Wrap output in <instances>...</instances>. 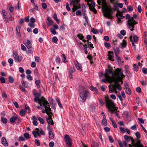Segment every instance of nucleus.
<instances>
[{
  "instance_id": "ea45409f",
  "label": "nucleus",
  "mask_w": 147,
  "mask_h": 147,
  "mask_svg": "<svg viewBox=\"0 0 147 147\" xmlns=\"http://www.w3.org/2000/svg\"><path fill=\"white\" fill-rule=\"evenodd\" d=\"M50 30L51 33L53 34H55L57 33L56 32V31L53 28H51Z\"/></svg>"
},
{
  "instance_id": "7c9ffc66",
  "label": "nucleus",
  "mask_w": 147,
  "mask_h": 147,
  "mask_svg": "<svg viewBox=\"0 0 147 147\" xmlns=\"http://www.w3.org/2000/svg\"><path fill=\"white\" fill-rule=\"evenodd\" d=\"M2 12L3 14V17L7 16L8 15V13L5 10H2Z\"/></svg>"
},
{
  "instance_id": "393cba45",
  "label": "nucleus",
  "mask_w": 147,
  "mask_h": 147,
  "mask_svg": "<svg viewBox=\"0 0 147 147\" xmlns=\"http://www.w3.org/2000/svg\"><path fill=\"white\" fill-rule=\"evenodd\" d=\"M102 124L103 125L105 126L107 125V120L106 117H105L103 118L102 121Z\"/></svg>"
},
{
  "instance_id": "dca6fc26",
  "label": "nucleus",
  "mask_w": 147,
  "mask_h": 147,
  "mask_svg": "<svg viewBox=\"0 0 147 147\" xmlns=\"http://www.w3.org/2000/svg\"><path fill=\"white\" fill-rule=\"evenodd\" d=\"M52 116L51 117H49V118H47V122L49 125L51 124L52 125L54 124L53 121L52 120V119L51 118Z\"/></svg>"
},
{
  "instance_id": "0eeeda50",
  "label": "nucleus",
  "mask_w": 147,
  "mask_h": 147,
  "mask_svg": "<svg viewBox=\"0 0 147 147\" xmlns=\"http://www.w3.org/2000/svg\"><path fill=\"white\" fill-rule=\"evenodd\" d=\"M80 0H71L70 1V5H73V7L72 8L73 12H74L77 9L80 8L81 5L78 4Z\"/></svg>"
},
{
  "instance_id": "f3484780",
  "label": "nucleus",
  "mask_w": 147,
  "mask_h": 147,
  "mask_svg": "<svg viewBox=\"0 0 147 147\" xmlns=\"http://www.w3.org/2000/svg\"><path fill=\"white\" fill-rule=\"evenodd\" d=\"M1 142L5 146H7L8 145V143L5 138L2 137L1 138Z\"/></svg>"
},
{
  "instance_id": "58836bf2",
  "label": "nucleus",
  "mask_w": 147,
  "mask_h": 147,
  "mask_svg": "<svg viewBox=\"0 0 147 147\" xmlns=\"http://www.w3.org/2000/svg\"><path fill=\"white\" fill-rule=\"evenodd\" d=\"M108 87L109 89V92L110 93H114L115 92L113 89L111 87V86L110 85H109Z\"/></svg>"
},
{
  "instance_id": "7ed1b4c3",
  "label": "nucleus",
  "mask_w": 147,
  "mask_h": 147,
  "mask_svg": "<svg viewBox=\"0 0 147 147\" xmlns=\"http://www.w3.org/2000/svg\"><path fill=\"white\" fill-rule=\"evenodd\" d=\"M105 100L106 107L110 110L111 113L116 110L115 108V105L113 102L107 96L105 97Z\"/></svg>"
},
{
  "instance_id": "f8f14e48",
  "label": "nucleus",
  "mask_w": 147,
  "mask_h": 147,
  "mask_svg": "<svg viewBox=\"0 0 147 147\" xmlns=\"http://www.w3.org/2000/svg\"><path fill=\"white\" fill-rule=\"evenodd\" d=\"M13 55L16 61L17 62H20L22 58L21 56H19L17 52H14L13 53Z\"/></svg>"
},
{
  "instance_id": "0e129e2a",
  "label": "nucleus",
  "mask_w": 147,
  "mask_h": 147,
  "mask_svg": "<svg viewBox=\"0 0 147 147\" xmlns=\"http://www.w3.org/2000/svg\"><path fill=\"white\" fill-rule=\"evenodd\" d=\"M135 135L137 139H139L140 138V134L139 132H137L135 134Z\"/></svg>"
},
{
  "instance_id": "a19ab883",
  "label": "nucleus",
  "mask_w": 147,
  "mask_h": 147,
  "mask_svg": "<svg viewBox=\"0 0 147 147\" xmlns=\"http://www.w3.org/2000/svg\"><path fill=\"white\" fill-rule=\"evenodd\" d=\"M38 120L39 121L40 123L41 124H44L45 122L44 120L42 118L39 117L38 118Z\"/></svg>"
},
{
  "instance_id": "3c124183",
  "label": "nucleus",
  "mask_w": 147,
  "mask_h": 147,
  "mask_svg": "<svg viewBox=\"0 0 147 147\" xmlns=\"http://www.w3.org/2000/svg\"><path fill=\"white\" fill-rule=\"evenodd\" d=\"M124 138L125 140L127 142L129 141L130 140V138L127 135H125L124 136Z\"/></svg>"
},
{
  "instance_id": "8fccbe9b",
  "label": "nucleus",
  "mask_w": 147,
  "mask_h": 147,
  "mask_svg": "<svg viewBox=\"0 0 147 147\" xmlns=\"http://www.w3.org/2000/svg\"><path fill=\"white\" fill-rule=\"evenodd\" d=\"M3 18L5 22L7 23L8 22V17L7 16L3 17Z\"/></svg>"
},
{
  "instance_id": "20e7f679",
  "label": "nucleus",
  "mask_w": 147,
  "mask_h": 147,
  "mask_svg": "<svg viewBox=\"0 0 147 147\" xmlns=\"http://www.w3.org/2000/svg\"><path fill=\"white\" fill-rule=\"evenodd\" d=\"M126 18L127 19H128L127 23L129 28L131 31H133L135 27V25L137 24L138 22L134 20L133 17H131L129 14H126Z\"/></svg>"
},
{
  "instance_id": "f03ea898",
  "label": "nucleus",
  "mask_w": 147,
  "mask_h": 147,
  "mask_svg": "<svg viewBox=\"0 0 147 147\" xmlns=\"http://www.w3.org/2000/svg\"><path fill=\"white\" fill-rule=\"evenodd\" d=\"M104 7L103 10L104 17L112 19L113 18L112 15L113 13L112 9L111 7H108L106 3V0H102Z\"/></svg>"
},
{
  "instance_id": "bf43d9fd",
  "label": "nucleus",
  "mask_w": 147,
  "mask_h": 147,
  "mask_svg": "<svg viewBox=\"0 0 147 147\" xmlns=\"http://www.w3.org/2000/svg\"><path fill=\"white\" fill-rule=\"evenodd\" d=\"M2 93V96L3 98H7V95L6 94V93L4 92H3Z\"/></svg>"
},
{
  "instance_id": "39448f33",
  "label": "nucleus",
  "mask_w": 147,
  "mask_h": 147,
  "mask_svg": "<svg viewBox=\"0 0 147 147\" xmlns=\"http://www.w3.org/2000/svg\"><path fill=\"white\" fill-rule=\"evenodd\" d=\"M91 95L89 91L88 90L82 91L79 93V96L80 98V100L81 102H84L87 98H89Z\"/></svg>"
},
{
  "instance_id": "338daca9",
  "label": "nucleus",
  "mask_w": 147,
  "mask_h": 147,
  "mask_svg": "<svg viewBox=\"0 0 147 147\" xmlns=\"http://www.w3.org/2000/svg\"><path fill=\"white\" fill-rule=\"evenodd\" d=\"M19 71L21 73H23L24 71V70L23 68L21 67H20L19 68Z\"/></svg>"
},
{
  "instance_id": "603ef678",
  "label": "nucleus",
  "mask_w": 147,
  "mask_h": 147,
  "mask_svg": "<svg viewBox=\"0 0 147 147\" xmlns=\"http://www.w3.org/2000/svg\"><path fill=\"white\" fill-rule=\"evenodd\" d=\"M35 144L38 146H40V143L39 140H38L36 139L35 140Z\"/></svg>"
},
{
  "instance_id": "5fc2aeb1",
  "label": "nucleus",
  "mask_w": 147,
  "mask_h": 147,
  "mask_svg": "<svg viewBox=\"0 0 147 147\" xmlns=\"http://www.w3.org/2000/svg\"><path fill=\"white\" fill-rule=\"evenodd\" d=\"M66 8L67 10L68 11H70L71 10V9L69 7V5L68 3H66Z\"/></svg>"
},
{
  "instance_id": "c9c22d12",
  "label": "nucleus",
  "mask_w": 147,
  "mask_h": 147,
  "mask_svg": "<svg viewBox=\"0 0 147 147\" xmlns=\"http://www.w3.org/2000/svg\"><path fill=\"white\" fill-rule=\"evenodd\" d=\"M8 79H9V81L10 83H13V82H14V79L12 77H11V76H9Z\"/></svg>"
},
{
  "instance_id": "c85d7f7f",
  "label": "nucleus",
  "mask_w": 147,
  "mask_h": 147,
  "mask_svg": "<svg viewBox=\"0 0 147 147\" xmlns=\"http://www.w3.org/2000/svg\"><path fill=\"white\" fill-rule=\"evenodd\" d=\"M24 136L25 138L27 140H28L30 138L29 135L28 133H27L24 134Z\"/></svg>"
},
{
  "instance_id": "69168bd1",
  "label": "nucleus",
  "mask_w": 147,
  "mask_h": 147,
  "mask_svg": "<svg viewBox=\"0 0 147 147\" xmlns=\"http://www.w3.org/2000/svg\"><path fill=\"white\" fill-rule=\"evenodd\" d=\"M25 138L22 136H20L19 137V141H24L25 140Z\"/></svg>"
},
{
  "instance_id": "b1692460",
  "label": "nucleus",
  "mask_w": 147,
  "mask_h": 147,
  "mask_svg": "<svg viewBox=\"0 0 147 147\" xmlns=\"http://www.w3.org/2000/svg\"><path fill=\"white\" fill-rule=\"evenodd\" d=\"M49 138L52 139L54 138V134H53L52 131H49Z\"/></svg>"
},
{
  "instance_id": "a18cd8bd",
  "label": "nucleus",
  "mask_w": 147,
  "mask_h": 147,
  "mask_svg": "<svg viewBox=\"0 0 147 147\" xmlns=\"http://www.w3.org/2000/svg\"><path fill=\"white\" fill-rule=\"evenodd\" d=\"M76 16H81L82 13L81 12L80 10H77L76 12Z\"/></svg>"
},
{
  "instance_id": "4468645a",
  "label": "nucleus",
  "mask_w": 147,
  "mask_h": 147,
  "mask_svg": "<svg viewBox=\"0 0 147 147\" xmlns=\"http://www.w3.org/2000/svg\"><path fill=\"white\" fill-rule=\"evenodd\" d=\"M74 64L77 69L80 71H82V66L79 63L77 60L75 61Z\"/></svg>"
},
{
  "instance_id": "9b49d317",
  "label": "nucleus",
  "mask_w": 147,
  "mask_h": 147,
  "mask_svg": "<svg viewBox=\"0 0 147 147\" xmlns=\"http://www.w3.org/2000/svg\"><path fill=\"white\" fill-rule=\"evenodd\" d=\"M64 138L66 145H72V140L69 135H65L64 136Z\"/></svg>"
},
{
  "instance_id": "f704fd0d",
  "label": "nucleus",
  "mask_w": 147,
  "mask_h": 147,
  "mask_svg": "<svg viewBox=\"0 0 147 147\" xmlns=\"http://www.w3.org/2000/svg\"><path fill=\"white\" fill-rule=\"evenodd\" d=\"M104 45L105 47L107 49H109L111 47V45L110 44L107 42H105L104 43Z\"/></svg>"
},
{
  "instance_id": "c03bdc74",
  "label": "nucleus",
  "mask_w": 147,
  "mask_h": 147,
  "mask_svg": "<svg viewBox=\"0 0 147 147\" xmlns=\"http://www.w3.org/2000/svg\"><path fill=\"white\" fill-rule=\"evenodd\" d=\"M120 51V49L118 47H117L116 48V49L114 50V52H115V55L116 54H118L117 53H119Z\"/></svg>"
},
{
  "instance_id": "6ab92c4d",
  "label": "nucleus",
  "mask_w": 147,
  "mask_h": 147,
  "mask_svg": "<svg viewBox=\"0 0 147 147\" xmlns=\"http://www.w3.org/2000/svg\"><path fill=\"white\" fill-rule=\"evenodd\" d=\"M47 20L48 21L47 24L49 26L53 25V23L50 17H49L47 18Z\"/></svg>"
},
{
  "instance_id": "79ce46f5",
  "label": "nucleus",
  "mask_w": 147,
  "mask_h": 147,
  "mask_svg": "<svg viewBox=\"0 0 147 147\" xmlns=\"http://www.w3.org/2000/svg\"><path fill=\"white\" fill-rule=\"evenodd\" d=\"M92 32L94 34H96L97 33H98V31L96 29H95L94 28H92Z\"/></svg>"
},
{
  "instance_id": "774afa93",
  "label": "nucleus",
  "mask_w": 147,
  "mask_h": 147,
  "mask_svg": "<svg viewBox=\"0 0 147 147\" xmlns=\"http://www.w3.org/2000/svg\"><path fill=\"white\" fill-rule=\"evenodd\" d=\"M54 145V142H51L49 143V146L50 147H53Z\"/></svg>"
},
{
  "instance_id": "e2e57ef3",
  "label": "nucleus",
  "mask_w": 147,
  "mask_h": 147,
  "mask_svg": "<svg viewBox=\"0 0 147 147\" xmlns=\"http://www.w3.org/2000/svg\"><path fill=\"white\" fill-rule=\"evenodd\" d=\"M126 93L128 94H131V90L129 88H128V89H126Z\"/></svg>"
},
{
  "instance_id": "2eb2a0df",
  "label": "nucleus",
  "mask_w": 147,
  "mask_h": 147,
  "mask_svg": "<svg viewBox=\"0 0 147 147\" xmlns=\"http://www.w3.org/2000/svg\"><path fill=\"white\" fill-rule=\"evenodd\" d=\"M109 53V60H111V61H113L114 59H113V54L114 53L113 52H111L110 51H109L108 52Z\"/></svg>"
},
{
  "instance_id": "9d476101",
  "label": "nucleus",
  "mask_w": 147,
  "mask_h": 147,
  "mask_svg": "<svg viewBox=\"0 0 147 147\" xmlns=\"http://www.w3.org/2000/svg\"><path fill=\"white\" fill-rule=\"evenodd\" d=\"M131 140L132 142V144L134 147H144L143 145L141 143L139 140H134L133 138H131ZM145 147H147L145 146Z\"/></svg>"
},
{
  "instance_id": "5701e85b",
  "label": "nucleus",
  "mask_w": 147,
  "mask_h": 147,
  "mask_svg": "<svg viewBox=\"0 0 147 147\" xmlns=\"http://www.w3.org/2000/svg\"><path fill=\"white\" fill-rule=\"evenodd\" d=\"M17 119V117L16 116H13L12 117H11L10 119V121L12 123H14L16 120Z\"/></svg>"
},
{
  "instance_id": "e433bc0d",
  "label": "nucleus",
  "mask_w": 147,
  "mask_h": 147,
  "mask_svg": "<svg viewBox=\"0 0 147 147\" xmlns=\"http://www.w3.org/2000/svg\"><path fill=\"white\" fill-rule=\"evenodd\" d=\"M62 60L63 62L65 63L66 62V57L65 55L64 54H62Z\"/></svg>"
},
{
  "instance_id": "13d9d810",
  "label": "nucleus",
  "mask_w": 147,
  "mask_h": 147,
  "mask_svg": "<svg viewBox=\"0 0 147 147\" xmlns=\"http://www.w3.org/2000/svg\"><path fill=\"white\" fill-rule=\"evenodd\" d=\"M143 73L145 74H147V69L146 68H143L142 69Z\"/></svg>"
},
{
  "instance_id": "2f4dec72",
  "label": "nucleus",
  "mask_w": 147,
  "mask_h": 147,
  "mask_svg": "<svg viewBox=\"0 0 147 147\" xmlns=\"http://www.w3.org/2000/svg\"><path fill=\"white\" fill-rule=\"evenodd\" d=\"M138 69V67L137 64H134V69L135 71H137Z\"/></svg>"
},
{
  "instance_id": "864d4df0",
  "label": "nucleus",
  "mask_w": 147,
  "mask_h": 147,
  "mask_svg": "<svg viewBox=\"0 0 147 147\" xmlns=\"http://www.w3.org/2000/svg\"><path fill=\"white\" fill-rule=\"evenodd\" d=\"M99 104L100 106H102L105 104V103L102 99H98Z\"/></svg>"
},
{
  "instance_id": "09e8293b",
  "label": "nucleus",
  "mask_w": 147,
  "mask_h": 147,
  "mask_svg": "<svg viewBox=\"0 0 147 147\" xmlns=\"http://www.w3.org/2000/svg\"><path fill=\"white\" fill-rule=\"evenodd\" d=\"M25 109L26 110V111L28 113H30V109L29 108V107L27 105H26L25 107Z\"/></svg>"
},
{
  "instance_id": "1a4fd4ad",
  "label": "nucleus",
  "mask_w": 147,
  "mask_h": 147,
  "mask_svg": "<svg viewBox=\"0 0 147 147\" xmlns=\"http://www.w3.org/2000/svg\"><path fill=\"white\" fill-rule=\"evenodd\" d=\"M45 106L47 108L46 109L45 107V110L44 109H43L42 111V113H46L49 115V117H51L53 115L52 113L51 112V109L50 108V106L49 105V103L47 101V103H46Z\"/></svg>"
},
{
  "instance_id": "4d7b16f0",
  "label": "nucleus",
  "mask_w": 147,
  "mask_h": 147,
  "mask_svg": "<svg viewBox=\"0 0 147 147\" xmlns=\"http://www.w3.org/2000/svg\"><path fill=\"white\" fill-rule=\"evenodd\" d=\"M28 25L29 26L32 28H34L35 27V25L34 23H29Z\"/></svg>"
},
{
  "instance_id": "680f3d73",
  "label": "nucleus",
  "mask_w": 147,
  "mask_h": 147,
  "mask_svg": "<svg viewBox=\"0 0 147 147\" xmlns=\"http://www.w3.org/2000/svg\"><path fill=\"white\" fill-rule=\"evenodd\" d=\"M109 141L111 143H112L114 142V139L113 138L111 137V136H109Z\"/></svg>"
},
{
  "instance_id": "49530a36",
  "label": "nucleus",
  "mask_w": 147,
  "mask_h": 147,
  "mask_svg": "<svg viewBox=\"0 0 147 147\" xmlns=\"http://www.w3.org/2000/svg\"><path fill=\"white\" fill-rule=\"evenodd\" d=\"M115 55L116 56V58L117 59L118 62L119 63H120L121 60L120 57H119L118 56V54H116V55Z\"/></svg>"
},
{
  "instance_id": "37998d69",
  "label": "nucleus",
  "mask_w": 147,
  "mask_h": 147,
  "mask_svg": "<svg viewBox=\"0 0 147 147\" xmlns=\"http://www.w3.org/2000/svg\"><path fill=\"white\" fill-rule=\"evenodd\" d=\"M127 10L131 12L133 11V9L132 8V6H131L130 5L128 6L127 7Z\"/></svg>"
},
{
  "instance_id": "412c9836",
  "label": "nucleus",
  "mask_w": 147,
  "mask_h": 147,
  "mask_svg": "<svg viewBox=\"0 0 147 147\" xmlns=\"http://www.w3.org/2000/svg\"><path fill=\"white\" fill-rule=\"evenodd\" d=\"M121 47L122 48H125L127 45V42L126 41L123 39V42L121 43Z\"/></svg>"
},
{
  "instance_id": "6e6d98bb",
  "label": "nucleus",
  "mask_w": 147,
  "mask_h": 147,
  "mask_svg": "<svg viewBox=\"0 0 147 147\" xmlns=\"http://www.w3.org/2000/svg\"><path fill=\"white\" fill-rule=\"evenodd\" d=\"M42 8L44 9H46L47 7L46 4L45 3H42Z\"/></svg>"
},
{
  "instance_id": "ddd939ff",
  "label": "nucleus",
  "mask_w": 147,
  "mask_h": 147,
  "mask_svg": "<svg viewBox=\"0 0 147 147\" xmlns=\"http://www.w3.org/2000/svg\"><path fill=\"white\" fill-rule=\"evenodd\" d=\"M92 0H85L87 2V5H89V8H94L95 6V3L93 1H91Z\"/></svg>"
},
{
  "instance_id": "423d86ee",
  "label": "nucleus",
  "mask_w": 147,
  "mask_h": 147,
  "mask_svg": "<svg viewBox=\"0 0 147 147\" xmlns=\"http://www.w3.org/2000/svg\"><path fill=\"white\" fill-rule=\"evenodd\" d=\"M114 76L119 80V81L121 82V84H123L122 79L125 77V76L123 74L122 71L119 68H117L115 70V71Z\"/></svg>"
},
{
  "instance_id": "aec40b11",
  "label": "nucleus",
  "mask_w": 147,
  "mask_h": 147,
  "mask_svg": "<svg viewBox=\"0 0 147 147\" xmlns=\"http://www.w3.org/2000/svg\"><path fill=\"white\" fill-rule=\"evenodd\" d=\"M129 38L130 40V41L132 42L131 44H132V45L134 47L133 48H134V50L135 51H136V45L134 44V43L133 42L132 36H130Z\"/></svg>"
},
{
  "instance_id": "a878e982",
  "label": "nucleus",
  "mask_w": 147,
  "mask_h": 147,
  "mask_svg": "<svg viewBox=\"0 0 147 147\" xmlns=\"http://www.w3.org/2000/svg\"><path fill=\"white\" fill-rule=\"evenodd\" d=\"M21 28V26H17L16 28V34H18V35L20 34V29Z\"/></svg>"
},
{
  "instance_id": "f257e3e1",
  "label": "nucleus",
  "mask_w": 147,
  "mask_h": 147,
  "mask_svg": "<svg viewBox=\"0 0 147 147\" xmlns=\"http://www.w3.org/2000/svg\"><path fill=\"white\" fill-rule=\"evenodd\" d=\"M113 73L110 72L109 71H108L106 74V78L108 80V82L110 83L113 82L115 84L112 85V87L113 89L114 92L116 93V89L118 88L119 90H121V85L119 83V80L116 78L115 77L113 76Z\"/></svg>"
},
{
  "instance_id": "052dcab7",
  "label": "nucleus",
  "mask_w": 147,
  "mask_h": 147,
  "mask_svg": "<svg viewBox=\"0 0 147 147\" xmlns=\"http://www.w3.org/2000/svg\"><path fill=\"white\" fill-rule=\"evenodd\" d=\"M21 48L22 50L24 51H26V47L22 44L21 45Z\"/></svg>"
},
{
  "instance_id": "4be33fe9",
  "label": "nucleus",
  "mask_w": 147,
  "mask_h": 147,
  "mask_svg": "<svg viewBox=\"0 0 147 147\" xmlns=\"http://www.w3.org/2000/svg\"><path fill=\"white\" fill-rule=\"evenodd\" d=\"M75 71V69L74 67H71L69 71V74H72Z\"/></svg>"
},
{
  "instance_id": "bb28decb",
  "label": "nucleus",
  "mask_w": 147,
  "mask_h": 147,
  "mask_svg": "<svg viewBox=\"0 0 147 147\" xmlns=\"http://www.w3.org/2000/svg\"><path fill=\"white\" fill-rule=\"evenodd\" d=\"M33 94L35 97H40L41 95L37 93L35 91H34L33 92Z\"/></svg>"
},
{
  "instance_id": "4c0bfd02",
  "label": "nucleus",
  "mask_w": 147,
  "mask_h": 147,
  "mask_svg": "<svg viewBox=\"0 0 147 147\" xmlns=\"http://www.w3.org/2000/svg\"><path fill=\"white\" fill-rule=\"evenodd\" d=\"M77 36L78 37V38L80 40H82L84 39V36L83 35L81 34H78Z\"/></svg>"
},
{
  "instance_id": "6e6552de",
  "label": "nucleus",
  "mask_w": 147,
  "mask_h": 147,
  "mask_svg": "<svg viewBox=\"0 0 147 147\" xmlns=\"http://www.w3.org/2000/svg\"><path fill=\"white\" fill-rule=\"evenodd\" d=\"M40 97H35L34 99V101L35 102H37L38 101V103L40 106H42L43 105L44 107H45L46 109L47 108L46 106V103H47V101L46 100L44 97L42 96L41 98H39Z\"/></svg>"
},
{
  "instance_id": "473e14b6",
  "label": "nucleus",
  "mask_w": 147,
  "mask_h": 147,
  "mask_svg": "<svg viewBox=\"0 0 147 147\" xmlns=\"http://www.w3.org/2000/svg\"><path fill=\"white\" fill-rule=\"evenodd\" d=\"M58 40L57 37L56 36L53 37L52 38V40L53 42L56 43Z\"/></svg>"
},
{
  "instance_id": "c756f323",
  "label": "nucleus",
  "mask_w": 147,
  "mask_h": 147,
  "mask_svg": "<svg viewBox=\"0 0 147 147\" xmlns=\"http://www.w3.org/2000/svg\"><path fill=\"white\" fill-rule=\"evenodd\" d=\"M20 114L21 116H24L25 115V111L23 109L21 110L20 111Z\"/></svg>"
},
{
  "instance_id": "a211bd4d",
  "label": "nucleus",
  "mask_w": 147,
  "mask_h": 147,
  "mask_svg": "<svg viewBox=\"0 0 147 147\" xmlns=\"http://www.w3.org/2000/svg\"><path fill=\"white\" fill-rule=\"evenodd\" d=\"M108 68H109V69H106L105 70L106 73H105V78H106V74L108 70L110 72H112L113 73V77H115L114 76V75L115 74V72L114 73L113 71H112V68L111 66L110 65H108Z\"/></svg>"
},
{
  "instance_id": "cd10ccee",
  "label": "nucleus",
  "mask_w": 147,
  "mask_h": 147,
  "mask_svg": "<svg viewBox=\"0 0 147 147\" xmlns=\"http://www.w3.org/2000/svg\"><path fill=\"white\" fill-rule=\"evenodd\" d=\"M1 120L3 121V123L6 124L7 122V119L5 118L2 117L1 118Z\"/></svg>"
},
{
  "instance_id": "de8ad7c7",
  "label": "nucleus",
  "mask_w": 147,
  "mask_h": 147,
  "mask_svg": "<svg viewBox=\"0 0 147 147\" xmlns=\"http://www.w3.org/2000/svg\"><path fill=\"white\" fill-rule=\"evenodd\" d=\"M13 60L12 59L10 58L8 60V62L10 64V65H12L13 63Z\"/></svg>"
},
{
  "instance_id": "72a5a7b5",
  "label": "nucleus",
  "mask_w": 147,
  "mask_h": 147,
  "mask_svg": "<svg viewBox=\"0 0 147 147\" xmlns=\"http://www.w3.org/2000/svg\"><path fill=\"white\" fill-rule=\"evenodd\" d=\"M133 38L134 42H137L138 40V37L136 35H135L133 36Z\"/></svg>"
}]
</instances>
